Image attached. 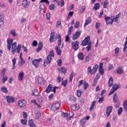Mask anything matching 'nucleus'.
Segmentation results:
<instances>
[{"label":"nucleus","mask_w":127,"mask_h":127,"mask_svg":"<svg viewBox=\"0 0 127 127\" xmlns=\"http://www.w3.org/2000/svg\"><path fill=\"white\" fill-rule=\"evenodd\" d=\"M13 42V40L12 39H8L7 40V48L9 51L10 50H12V54H14L16 53V50L17 53H19L21 50V45H18L17 47H16L17 43L16 42ZM12 47V48H11Z\"/></svg>","instance_id":"nucleus-1"},{"label":"nucleus","mask_w":127,"mask_h":127,"mask_svg":"<svg viewBox=\"0 0 127 127\" xmlns=\"http://www.w3.org/2000/svg\"><path fill=\"white\" fill-rule=\"evenodd\" d=\"M54 52L52 50L50 52L49 55L47 56V60H45L44 62V66L46 67L47 64H50L51 61H52V57H54Z\"/></svg>","instance_id":"nucleus-2"},{"label":"nucleus","mask_w":127,"mask_h":127,"mask_svg":"<svg viewBox=\"0 0 127 127\" xmlns=\"http://www.w3.org/2000/svg\"><path fill=\"white\" fill-rule=\"evenodd\" d=\"M56 89H58L57 86H55L53 87V85L51 84L48 85V87L46 88L45 92L48 94L50 93V92H54V93L55 94L56 93Z\"/></svg>","instance_id":"nucleus-3"},{"label":"nucleus","mask_w":127,"mask_h":127,"mask_svg":"<svg viewBox=\"0 0 127 127\" xmlns=\"http://www.w3.org/2000/svg\"><path fill=\"white\" fill-rule=\"evenodd\" d=\"M60 103H59V102H57L52 105L51 110L52 111H54L55 112H56V111H58V110H59V108H60Z\"/></svg>","instance_id":"nucleus-4"},{"label":"nucleus","mask_w":127,"mask_h":127,"mask_svg":"<svg viewBox=\"0 0 127 127\" xmlns=\"http://www.w3.org/2000/svg\"><path fill=\"white\" fill-rule=\"evenodd\" d=\"M120 84L115 83L113 85V86L109 93V96L113 95L114 94V93H115V92H116V91H117V90H118V89L120 88Z\"/></svg>","instance_id":"nucleus-5"},{"label":"nucleus","mask_w":127,"mask_h":127,"mask_svg":"<svg viewBox=\"0 0 127 127\" xmlns=\"http://www.w3.org/2000/svg\"><path fill=\"white\" fill-rule=\"evenodd\" d=\"M41 61H42V59H35L33 60L32 63L35 68H38L39 66V62H41Z\"/></svg>","instance_id":"nucleus-6"},{"label":"nucleus","mask_w":127,"mask_h":127,"mask_svg":"<svg viewBox=\"0 0 127 127\" xmlns=\"http://www.w3.org/2000/svg\"><path fill=\"white\" fill-rule=\"evenodd\" d=\"M90 36H87L85 38L84 40L81 43V45L83 46H86L88 44H90Z\"/></svg>","instance_id":"nucleus-7"},{"label":"nucleus","mask_w":127,"mask_h":127,"mask_svg":"<svg viewBox=\"0 0 127 127\" xmlns=\"http://www.w3.org/2000/svg\"><path fill=\"white\" fill-rule=\"evenodd\" d=\"M71 46L72 48L74 49V51H77L79 48V42H78V41L72 42Z\"/></svg>","instance_id":"nucleus-8"},{"label":"nucleus","mask_w":127,"mask_h":127,"mask_svg":"<svg viewBox=\"0 0 127 127\" xmlns=\"http://www.w3.org/2000/svg\"><path fill=\"white\" fill-rule=\"evenodd\" d=\"M7 103L8 104H11L14 103V97L10 96H6Z\"/></svg>","instance_id":"nucleus-9"},{"label":"nucleus","mask_w":127,"mask_h":127,"mask_svg":"<svg viewBox=\"0 0 127 127\" xmlns=\"http://www.w3.org/2000/svg\"><path fill=\"white\" fill-rule=\"evenodd\" d=\"M18 106L20 108H23L26 106V101L20 100L18 101Z\"/></svg>","instance_id":"nucleus-10"},{"label":"nucleus","mask_w":127,"mask_h":127,"mask_svg":"<svg viewBox=\"0 0 127 127\" xmlns=\"http://www.w3.org/2000/svg\"><path fill=\"white\" fill-rule=\"evenodd\" d=\"M113 111V106H108L106 109V116L109 117Z\"/></svg>","instance_id":"nucleus-11"},{"label":"nucleus","mask_w":127,"mask_h":127,"mask_svg":"<svg viewBox=\"0 0 127 127\" xmlns=\"http://www.w3.org/2000/svg\"><path fill=\"white\" fill-rule=\"evenodd\" d=\"M105 19L107 25L109 24H113V22H114V20H113V19L110 17H107L105 18Z\"/></svg>","instance_id":"nucleus-12"},{"label":"nucleus","mask_w":127,"mask_h":127,"mask_svg":"<svg viewBox=\"0 0 127 127\" xmlns=\"http://www.w3.org/2000/svg\"><path fill=\"white\" fill-rule=\"evenodd\" d=\"M81 35V33H80V31H77L76 32L75 34H73L72 35V40H76V39H78V38L79 36Z\"/></svg>","instance_id":"nucleus-13"},{"label":"nucleus","mask_w":127,"mask_h":127,"mask_svg":"<svg viewBox=\"0 0 127 127\" xmlns=\"http://www.w3.org/2000/svg\"><path fill=\"white\" fill-rule=\"evenodd\" d=\"M3 21H4V16L1 14H0V27H2V25L4 23Z\"/></svg>","instance_id":"nucleus-14"},{"label":"nucleus","mask_w":127,"mask_h":127,"mask_svg":"<svg viewBox=\"0 0 127 127\" xmlns=\"http://www.w3.org/2000/svg\"><path fill=\"white\" fill-rule=\"evenodd\" d=\"M22 5L24 8H27L29 6V3L27 0H24L22 2Z\"/></svg>","instance_id":"nucleus-15"},{"label":"nucleus","mask_w":127,"mask_h":127,"mask_svg":"<svg viewBox=\"0 0 127 127\" xmlns=\"http://www.w3.org/2000/svg\"><path fill=\"white\" fill-rule=\"evenodd\" d=\"M59 71L62 74H66L67 73V68L62 67L61 68H58Z\"/></svg>","instance_id":"nucleus-16"},{"label":"nucleus","mask_w":127,"mask_h":127,"mask_svg":"<svg viewBox=\"0 0 127 127\" xmlns=\"http://www.w3.org/2000/svg\"><path fill=\"white\" fill-rule=\"evenodd\" d=\"M23 77H24V72H23V71H21L19 73L18 75V79L19 81H22Z\"/></svg>","instance_id":"nucleus-17"},{"label":"nucleus","mask_w":127,"mask_h":127,"mask_svg":"<svg viewBox=\"0 0 127 127\" xmlns=\"http://www.w3.org/2000/svg\"><path fill=\"white\" fill-rule=\"evenodd\" d=\"M104 66V64L100 63L99 65V72L100 74H102V75H103L104 71V68H103Z\"/></svg>","instance_id":"nucleus-18"},{"label":"nucleus","mask_w":127,"mask_h":127,"mask_svg":"<svg viewBox=\"0 0 127 127\" xmlns=\"http://www.w3.org/2000/svg\"><path fill=\"white\" fill-rule=\"evenodd\" d=\"M43 48V43L42 42L39 43L38 48L36 49L37 52H39L41 50H42Z\"/></svg>","instance_id":"nucleus-19"},{"label":"nucleus","mask_w":127,"mask_h":127,"mask_svg":"<svg viewBox=\"0 0 127 127\" xmlns=\"http://www.w3.org/2000/svg\"><path fill=\"white\" fill-rule=\"evenodd\" d=\"M23 64H25V61L21 57V58H20V62H18V65L19 67H22Z\"/></svg>","instance_id":"nucleus-20"},{"label":"nucleus","mask_w":127,"mask_h":127,"mask_svg":"<svg viewBox=\"0 0 127 127\" xmlns=\"http://www.w3.org/2000/svg\"><path fill=\"white\" fill-rule=\"evenodd\" d=\"M100 74H97V75L95 76V79H94V83L92 84V86L95 87L96 85H97V83H98V80L100 79Z\"/></svg>","instance_id":"nucleus-21"},{"label":"nucleus","mask_w":127,"mask_h":127,"mask_svg":"<svg viewBox=\"0 0 127 127\" xmlns=\"http://www.w3.org/2000/svg\"><path fill=\"white\" fill-rule=\"evenodd\" d=\"M10 33L13 37H16L17 36V33H16L15 29H11L10 31Z\"/></svg>","instance_id":"nucleus-22"},{"label":"nucleus","mask_w":127,"mask_h":127,"mask_svg":"<svg viewBox=\"0 0 127 127\" xmlns=\"http://www.w3.org/2000/svg\"><path fill=\"white\" fill-rule=\"evenodd\" d=\"M98 68H99V65L96 64L95 65L92 70V75H93V74H95L97 72V70H98Z\"/></svg>","instance_id":"nucleus-23"},{"label":"nucleus","mask_w":127,"mask_h":127,"mask_svg":"<svg viewBox=\"0 0 127 127\" xmlns=\"http://www.w3.org/2000/svg\"><path fill=\"white\" fill-rule=\"evenodd\" d=\"M113 84H114V78L112 76H110L108 81V85L109 87H112Z\"/></svg>","instance_id":"nucleus-24"},{"label":"nucleus","mask_w":127,"mask_h":127,"mask_svg":"<svg viewBox=\"0 0 127 127\" xmlns=\"http://www.w3.org/2000/svg\"><path fill=\"white\" fill-rule=\"evenodd\" d=\"M38 84H40V85H42L44 84V78H43V77H39L38 79Z\"/></svg>","instance_id":"nucleus-25"},{"label":"nucleus","mask_w":127,"mask_h":127,"mask_svg":"<svg viewBox=\"0 0 127 127\" xmlns=\"http://www.w3.org/2000/svg\"><path fill=\"white\" fill-rule=\"evenodd\" d=\"M92 22V19L90 17H89L87 20H85V23L84 24V26H87L88 24H90Z\"/></svg>","instance_id":"nucleus-26"},{"label":"nucleus","mask_w":127,"mask_h":127,"mask_svg":"<svg viewBox=\"0 0 127 127\" xmlns=\"http://www.w3.org/2000/svg\"><path fill=\"white\" fill-rule=\"evenodd\" d=\"M28 125L30 127H35V124H34V122H33V120L31 119L29 120Z\"/></svg>","instance_id":"nucleus-27"},{"label":"nucleus","mask_w":127,"mask_h":127,"mask_svg":"<svg viewBox=\"0 0 127 127\" xmlns=\"http://www.w3.org/2000/svg\"><path fill=\"white\" fill-rule=\"evenodd\" d=\"M117 72L118 74H123L124 73V69H123V67L120 66L117 69Z\"/></svg>","instance_id":"nucleus-28"},{"label":"nucleus","mask_w":127,"mask_h":127,"mask_svg":"<svg viewBox=\"0 0 127 127\" xmlns=\"http://www.w3.org/2000/svg\"><path fill=\"white\" fill-rule=\"evenodd\" d=\"M95 106H96V101H94L92 102L91 105L90 106V109H89V111L90 112H92V111L94 110V108Z\"/></svg>","instance_id":"nucleus-29"},{"label":"nucleus","mask_w":127,"mask_h":127,"mask_svg":"<svg viewBox=\"0 0 127 127\" xmlns=\"http://www.w3.org/2000/svg\"><path fill=\"white\" fill-rule=\"evenodd\" d=\"M95 106H96V101H94L92 102L91 105L90 106V109H89V111L90 112H92V111L94 110V108Z\"/></svg>","instance_id":"nucleus-30"},{"label":"nucleus","mask_w":127,"mask_h":127,"mask_svg":"<svg viewBox=\"0 0 127 127\" xmlns=\"http://www.w3.org/2000/svg\"><path fill=\"white\" fill-rule=\"evenodd\" d=\"M91 58H92V54H89L86 57V58H85L84 62L85 63L89 62V61L91 60Z\"/></svg>","instance_id":"nucleus-31"},{"label":"nucleus","mask_w":127,"mask_h":127,"mask_svg":"<svg viewBox=\"0 0 127 127\" xmlns=\"http://www.w3.org/2000/svg\"><path fill=\"white\" fill-rule=\"evenodd\" d=\"M123 109L125 112H127V100H125L123 103Z\"/></svg>","instance_id":"nucleus-32"},{"label":"nucleus","mask_w":127,"mask_h":127,"mask_svg":"<svg viewBox=\"0 0 127 127\" xmlns=\"http://www.w3.org/2000/svg\"><path fill=\"white\" fill-rule=\"evenodd\" d=\"M56 36V38L58 39V44H59V46L61 45V36L60 35H57L55 36Z\"/></svg>","instance_id":"nucleus-33"},{"label":"nucleus","mask_w":127,"mask_h":127,"mask_svg":"<svg viewBox=\"0 0 127 127\" xmlns=\"http://www.w3.org/2000/svg\"><path fill=\"white\" fill-rule=\"evenodd\" d=\"M78 58L80 60H84V54H83L82 53H78Z\"/></svg>","instance_id":"nucleus-34"},{"label":"nucleus","mask_w":127,"mask_h":127,"mask_svg":"<svg viewBox=\"0 0 127 127\" xmlns=\"http://www.w3.org/2000/svg\"><path fill=\"white\" fill-rule=\"evenodd\" d=\"M56 50L57 54H58V55H61V53H62V51H61V49H60V48L58 47H56Z\"/></svg>","instance_id":"nucleus-35"},{"label":"nucleus","mask_w":127,"mask_h":127,"mask_svg":"<svg viewBox=\"0 0 127 127\" xmlns=\"http://www.w3.org/2000/svg\"><path fill=\"white\" fill-rule=\"evenodd\" d=\"M75 73H74V71H72L70 75L69 76V82H72V80H73V78L74 77V76H75Z\"/></svg>","instance_id":"nucleus-36"},{"label":"nucleus","mask_w":127,"mask_h":127,"mask_svg":"<svg viewBox=\"0 0 127 127\" xmlns=\"http://www.w3.org/2000/svg\"><path fill=\"white\" fill-rule=\"evenodd\" d=\"M75 73H74V71H72L70 75L69 76V82H72V80H73V78L74 77V76H75Z\"/></svg>","instance_id":"nucleus-37"},{"label":"nucleus","mask_w":127,"mask_h":127,"mask_svg":"<svg viewBox=\"0 0 127 127\" xmlns=\"http://www.w3.org/2000/svg\"><path fill=\"white\" fill-rule=\"evenodd\" d=\"M121 15V13H119L118 15H116V16L113 19V21H115V22H118V20H119V18H120V16Z\"/></svg>","instance_id":"nucleus-38"},{"label":"nucleus","mask_w":127,"mask_h":127,"mask_svg":"<svg viewBox=\"0 0 127 127\" xmlns=\"http://www.w3.org/2000/svg\"><path fill=\"white\" fill-rule=\"evenodd\" d=\"M93 8L94 10H98L100 8V3H96L94 5Z\"/></svg>","instance_id":"nucleus-39"},{"label":"nucleus","mask_w":127,"mask_h":127,"mask_svg":"<svg viewBox=\"0 0 127 127\" xmlns=\"http://www.w3.org/2000/svg\"><path fill=\"white\" fill-rule=\"evenodd\" d=\"M38 95H39V92H38V89H36L34 91H33L32 96H38Z\"/></svg>","instance_id":"nucleus-40"},{"label":"nucleus","mask_w":127,"mask_h":127,"mask_svg":"<svg viewBox=\"0 0 127 127\" xmlns=\"http://www.w3.org/2000/svg\"><path fill=\"white\" fill-rule=\"evenodd\" d=\"M68 116V120H71V119H72V117H73V116H74V113H73V112L71 111L68 114H67Z\"/></svg>","instance_id":"nucleus-41"},{"label":"nucleus","mask_w":127,"mask_h":127,"mask_svg":"<svg viewBox=\"0 0 127 127\" xmlns=\"http://www.w3.org/2000/svg\"><path fill=\"white\" fill-rule=\"evenodd\" d=\"M80 122L82 127H84V126H85V123H86V119L83 118L80 120Z\"/></svg>","instance_id":"nucleus-42"},{"label":"nucleus","mask_w":127,"mask_h":127,"mask_svg":"<svg viewBox=\"0 0 127 127\" xmlns=\"http://www.w3.org/2000/svg\"><path fill=\"white\" fill-rule=\"evenodd\" d=\"M40 12H41V10H44L45 8V5L44 4H40Z\"/></svg>","instance_id":"nucleus-43"},{"label":"nucleus","mask_w":127,"mask_h":127,"mask_svg":"<svg viewBox=\"0 0 127 127\" xmlns=\"http://www.w3.org/2000/svg\"><path fill=\"white\" fill-rule=\"evenodd\" d=\"M1 91L3 93H5V94H6V93H7V88L5 87H2L1 88Z\"/></svg>","instance_id":"nucleus-44"},{"label":"nucleus","mask_w":127,"mask_h":127,"mask_svg":"<svg viewBox=\"0 0 127 127\" xmlns=\"http://www.w3.org/2000/svg\"><path fill=\"white\" fill-rule=\"evenodd\" d=\"M92 67L91 66H89L87 68V74L88 75H89V74H91L92 75Z\"/></svg>","instance_id":"nucleus-45"},{"label":"nucleus","mask_w":127,"mask_h":127,"mask_svg":"<svg viewBox=\"0 0 127 127\" xmlns=\"http://www.w3.org/2000/svg\"><path fill=\"white\" fill-rule=\"evenodd\" d=\"M73 31V26H70L68 28V35H71L72 32Z\"/></svg>","instance_id":"nucleus-46"},{"label":"nucleus","mask_w":127,"mask_h":127,"mask_svg":"<svg viewBox=\"0 0 127 127\" xmlns=\"http://www.w3.org/2000/svg\"><path fill=\"white\" fill-rule=\"evenodd\" d=\"M118 96H117V94H114L113 96V101L115 103H117L118 102Z\"/></svg>","instance_id":"nucleus-47"},{"label":"nucleus","mask_w":127,"mask_h":127,"mask_svg":"<svg viewBox=\"0 0 127 127\" xmlns=\"http://www.w3.org/2000/svg\"><path fill=\"white\" fill-rule=\"evenodd\" d=\"M123 107H120V108L118 109V115L119 116H120V115L123 113Z\"/></svg>","instance_id":"nucleus-48"},{"label":"nucleus","mask_w":127,"mask_h":127,"mask_svg":"<svg viewBox=\"0 0 127 127\" xmlns=\"http://www.w3.org/2000/svg\"><path fill=\"white\" fill-rule=\"evenodd\" d=\"M108 4H109V1H108V0H106L104 1V3L103 5L104 8H107V7H108Z\"/></svg>","instance_id":"nucleus-49"},{"label":"nucleus","mask_w":127,"mask_h":127,"mask_svg":"<svg viewBox=\"0 0 127 127\" xmlns=\"http://www.w3.org/2000/svg\"><path fill=\"white\" fill-rule=\"evenodd\" d=\"M81 95H82V92L80 90H77V94H76L77 97H78V98H80Z\"/></svg>","instance_id":"nucleus-50"},{"label":"nucleus","mask_w":127,"mask_h":127,"mask_svg":"<svg viewBox=\"0 0 127 127\" xmlns=\"http://www.w3.org/2000/svg\"><path fill=\"white\" fill-rule=\"evenodd\" d=\"M71 108L73 111H76L77 110V104L71 105Z\"/></svg>","instance_id":"nucleus-51"},{"label":"nucleus","mask_w":127,"mask_h":127,"mask_svg":"<svg viewBox=\"0 0 127 127\" xmlns=\"http://www.w3.org/2000/svg\"><path fill=\"white\" fill-rule=\"evenodd\" d=\"M56 27L57 28H60L61 27V21L59 20L57 22Z\"/></svg>","instance_id":"nucleus-52"},{"label":"nucleus","mask_w":127,"mask_h":127,"mask_svg":"<svg viewBox=\"0 0 127 127\" xmlns=\"http://www.w3.org/2000/svg\"><path fill=\"white\" fill-rule=\"evenodd\" d=\"M40 117H41V114H40V112H38L36 114V118L37 120H39V119L40 118Z\"/></svg>","instance_id":"nucleus-53"},{"label":"nucleus","mask_w":127,"mask_h":127,"mask_svg":"<svg viewBox=\"0 0 127 127\" xmlns=\"http://www.w3.org/2000/svg\"><path fill=\"white\" fill-rule=\"evenodd\" d=\"M85 9H86V7H85L84 6H82L81 7V8L80 9V11H79L80 13H83L84 11H85Z\"/></svg>","instance_id":"nucleus-54"},{"label":"nucleus","mask_w":127,"mask_h":127,"mask_svg":"<svg viewBox=\"0 0 127 127\" xmlns=\"http://www.w3.org/2000/svg\"><path fill=\"white\" fill-rule=\"evenodd\" d=\"M62 118H66L68 119V114L65 113L64 112L62 113Z\"/></svg>","instance_id":"nucleus-55"},{"label":"nucleus","mask_w":127,"mask_h":127,"mask_svg":"<svg viewBox=\"0 0 127 127\" xmlns=\"http://www.w3.org/2000/svg\"><path fill=\"white\" fill-rule=\"evenodd\" d=\"M21 123L22 124V125H26L27 124V120L26 119H22L21 120Z\"/></svg>","instance_id":"nucleus-56"},{"label":"nucleus","mask_w":127,"mask_h":127,"mask_svg":"<svg viewBox=\"0 0 127 127\" xmlns=\"http://www.w3.org/2000/svg\"><path fill=\"white\" fill-rule=\"evenodd\" d=\"M88 46L86 47V49H87V51H90V50L91 49L92 47V44H91V42L89 43V44L87 45Z\"/></svg>","instance_id":"nucleus-57"},{"label":"nucleus","mask_w":127,"mask_h":127,"mask_svg":"<svg viewBox=\"0 0 127 127\" xmlns=\"http://www.w3.org/2000/svg\"><path fill=\"white\" fill-rule=\"evenodd\" d=\"M79 25H80V22L79 21H77L74 24V27H75V28H78V27H79Z\"/></svg>","instance_id":"nucleus-58"},{"label":"nucleus","mask_w":127,"mask_h":127,"mask_svg":"<svg viewBox=\"0 0 127 127\" xmlns=\"http://www.w3.org/2000/svg\"><path fill=\"white\" fill-rule=\"evenodd\" d=\"M88 87H89V84H88L87 82H84L83 86L84 89L85 90H87V88H88Z\"/></svg>","instance_id":"nucleus-59"},{"label":"nucleus","mask_w":127,"mask_h":127,"mask_svg":"<svg viewBox=\"0 0 127 127\" xmlns=\"http://www.w3.org/2000/svg\"><path fill=\"white\" fill-rule=\"evenodd\" d=\"M103 102H104V97H102L99 98V100H98V103L99 104H102L103 103Z\"/></svg>","instance_id":"nucleus-60"},{"label":"nucleus","mask_w":127,"mask_h":127,"mask_svg":"<svg viewBox=\"0 0 127 127\" xmlns=\"http://www.w3.org/2000/svg\"><path fill=\"white\" fill-rule=\"evenodd\" d=\"M57 62L58 66H61V64H62V60L61 59H59L57 61Z\"/></svg>","instance_id":"nucleus-61"},{"label":"nucleus","mask_w":127,"mask_h":127,"mask_svg":"<svg viewBox=\"0 0 127 127\" xmlns=\"http://www.w3.org/2000/svg\"><path fill=\"white\" fill-rule=\"evenodd\" d=\"M55 8V5L54 4H52L50 6V10H53Z\"/></svg>","instance_id":"nucleus-62"},{"label":"nucleus","mask_w":127,"mask_h":127,"mask_svg":"<svg viewBox=\"0 0 127 127\" xmlns=\"http://www.w3.org/2000/svg\"><path fill=\"white\" fill-rule=\"evenodd\" d=\"M108 70H112V69H114V65L113 64H109V66L108 67Z\"/></svg>","instance_id":"nucleus-63"},{"label":"nucleus","mask_w":127,"mask_h":127,"mask_svg":"<svg viewBox=\"0 0 127 127\" xmlns=\"http://www.w3.org/2000/svg\"><path fill=\"white\" fill-rule=\"evenodd\" d=\"M70 100L71 102H76V98L73 97V96H71L70 98Z\"/></svg>","instance_id":"nucleus-64"}]
</instances>
